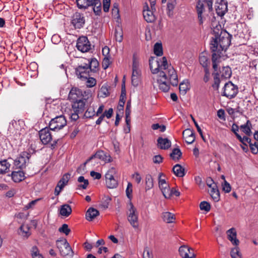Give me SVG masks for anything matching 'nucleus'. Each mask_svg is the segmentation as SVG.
<instances>
[{
	"mask_svg": "<svg viewBox=\"0 0 258 258\" xmlns=\"http://www.w3.org/2000/svg\"><path fill=\"white\" fill-rule=\"evenodd\" d=\"M181 156L182 152L178 148L173 149L170 154V156L172 159L175 161L179 160Z\"/></svg>",
	"mask_w": 258,
	"mask_h": 258,
	"instance_id": "4c0bfd02",
	"label": "nucleus"
},
{
	"mask_svg": "<svg viewBox=\"0 0 258 258\" xmlns=\"http://www.w3.org/2000/svg\"><path fill=\"white\" fill-rule=\"evenodd\" d=\"M113 112V109L110 108L108 110H105L102 114L104 115V117H106L107 118H110L111 117Z\"/></svg>",
	"mask_w": 258,
	"mask_h": 258,
	"instance_id": "69168bd1",
	"label": "nucleus"
},
{
	"mask_svg": "<svg viewBox=\"0 0 258 258\" xmlns=\"http://www.w3.org/2000/svg\"><path fill=\"white\" fill-rule=\"evenodd\" d=\"M172 171L174 174L178 177H182L185 175L184 168L178 164L173 166Z\"/></svg>",
	"mask_w": 258,
	"mask_h": 258,
	"instance_id": "c756f323",
	"label": "nucleus"
},
{
	"mask_svg": "<svg viewBox=\"0 0 258 258\" xmlns=\"http://www.w3.org/2000/svg\"><path fill=\"white\" fill-rule=\"evenodd\" d=\"M221 8H220V6L218 7L217 9V13L218 15L222 16H223L227 11V6L226 5H221Z\"/></svg>",
	"mask_w": 258,
	"mask_h": 258,
	"instance_id": "3c124183",
	"label": "nucleus"
},
{
	"mask_svg": "<svg viewBox=\"0 0 258 258\" xmlns=\"http://www.w3.org/2000/svg\"><path fill=\"white\" fill-rule=\"evenodd\" d=\"M125 123L126 124V127L124 128V132L125 133H128L130 132L131 127V117L130 116H125Z\"/></svg>",
	"mask_w": 258,
	"mask_h": 258,
	"instance_id": "13d9d810",
	"label": "nucleus"
},
{
	"mask_svg": "<svg viewBox=\"0 0 258 258\" xmlns=\"http://www.w3.org/2000/svg\"><path fill=\"white\" fill-rule=\"evenodd\" d=\"M183 137L187 144H192L195 140L196 137L194 131L190 129L185 130L182 133Z\"/></svg>",
	"mask_w": 258,
	"mask_h": 258,
	"instance_id": "aec40b11",
	"label": "nucleus"
},
{
	"mask_svg": "<svg viewBox=\"0 0 258 258\" xmlns=\"http://www.w3.org/2000/svg\"><path fill=\"white\" fill-rule=\"evenodd\" d=\"M67 123L64 116L60 115L51 119L49 123V127L51 131H58L65 126Z\"/></svg>",
	"mask_w": 258,
	"mask_h": 258,
	"instance_id": "0eeeda50",
	"label": "nucleus"
},
{
	"mask_svg": "<svg viewBox=\"0 0 258 258\" xmlns=\"http://www.w3.org/2000/svg\"><path fill=\"white\" fill-rule=\"evenodd\" d=\"M140 63L135 55L133 56L132 66V75L141 76V71L139 69Z\"/></svg>",
	"mask_w": 258,
	"mask_h": 258,
	"instance_id": "393cba45",
	"label": "nucleus"
},
{
	"mask_svg": "<svg viewBox=\"0 0 258 258\" xmlns=\"http://www.w3.org/2000/svg\"><path fill=\"white\" fill-rule=\"evenodd\" d=\"M252 124L249 120L247 119L246 123L240 126V129L247 136H251Z\"/></svg>",
	"mask_w": 258,
	"mask_h": 258,
	"instance_id": "a878e982",
	"label": "nucleus"
},
{
	"mask_svg": "<svg viewBox=\"0 0 258 258\" xmlns=\"http://www.w3.org/2000/svg\"><path fill=\"white\" fill-rule=\"evenodd\" d=\"M49 127H46L39 132L40 140L44 145L48 144L52 140Z\"/></svg>",
	"mask_w": 258,
	"mask_h": 258,
	"instance_id": "2eb2a0df",
	"label": "nucleus"
},
{
	"mask_svg": "<svg viewBox=\"0 0 258 258\" xmlns=\"http://www.w3.org/2000/svg\"><path fill=\"white\" fill-rule=\"evenodd\" d=\"M115 173V169L114 167H111L105 174L106 185L109 188H116L118 185V181L114 177V175Z\"/></svg>",
	"mask_w": 258,
	"mask_h": 258,
	"instance_id": "9b49d317",
	"label": "nucleus"
},
{
	"mask_svg": "<svg viewBox=\"0 0 258 258\" xmlns=\"http://www.w3.org/2000/svg\"><path fill=\"white\" fill-rule=\"evenodd\" d=\"M154 52L157 56H161L163 54V48L161 43L157 42L154 46Z\"/></svg>",
	"mask_w": 258,
	"mask_h": 258,
	"instance_id": "a19ab883",
	"label": "nucleus"
},
{
	"mask_svg": "<svg viewBox=\"0 0 258 258\" xmlns=\"http://www.w3.org/2000/svg\"><path fill=\"white\" fill-rule=\"evenodd\" d=\"M12 161L13 159L11 158L0 161V174H4L10 171Z\"/></svg>",
	"mask_w": 258,
	"mask_h": 258,
	"instance_id": "6ab92c4d",
	"label": "nucleus"
},
{
	"mask_svg": "<svg viewBox=\"0 0 258 258\" xmlns=\"http://www.w3.org/2000/svg\"><path fill=\"white\" fill-rule=\"evenodd\" d=\"M180 255L183 258H194L195 254L193 249L185 245L181 246L179 248Z\"/></svg>",
	"mask_w": 258,
	"mask_h": 258,
	"instance_id": "a211bd4d",
	"label": "nucleus"
},
{
	"mask_svg": "<svg viewBox=\"0 0 258 258\" xmlns=\"http://www.w3.org/2000/svg\"><path fill=\"white\" fill-rule=\"evenodd\" d=\"M91 69L88 67L87 63L79 66L75 69V73L77 77L82 80H86L89 77L92 76L93 73Z\"/></svg>",
	"mask_w": 258,
	"mask_h": 258,
	"instance_id": "9d476101",
	"label": "nucleus"
},
{
	"mask_svg": "<svg viewBox=\"0 0 258 258\" xmlns=\"http://www.w3.org/2000/svg\"><path fill=\"white\" fill-rule=\"evenodd\" d=\"M143 258H153V255L149 250L146 248L144 249L143 253Z\"/></svg>",
	"mask_w": 258,
	"mask_h": 258,
	"instance_id": "774afa93",
	"label": "nucleus"
},
{
	"mask_svg": "<svg viewBox=\"0 0 258 258\" xmlns=\"http://www.w3.org/2000/svg\"><path fill=\"white\" fill-rule=\"evenodd\" d=\"M205 75L203 78V80L205 83H207L210 78V73L209 68L204 69Z\"/></svg>",
	"mask_w": 258,
	"mask_h": 258,
	"instance_id": "052dcab7",
	"label": "nucleus"
},
{
	"mask_svg": "<svg viewBox=\"0 0 258 258\" xmlns=\"http://www.w3.org/2000/svg\"><path fill=\"white\" fill-rule=\"evenodd\" d=\"M145 189L149 190L154 187V180L151 174H148L145 176Z\"/></svg>",
	"mask_w": 258,
	"mask_h": 258,
	"instance_id": "c9c22d12",
	"label": "nucleus"
},
{
	"mask_svg": "<svg viewBox=\"0 0 258 258\" xmlns=\"http://www.w3.org/2000/svg\"><path fill=\"white\" fill-rule=\"evenodd\" d=\"M82 94L80 89L73 88L70 91L69 98L72 101L73 111L82 113L86 105L85 98L82 97Z\"/></svg>",
	"mask_w": 258,
	"mask_h": 258,
	"instance_id": "7ed1b4c3",
	"label": "nucleus"
},
{
	"mask_svg": "<svg viewBox=\"0 0 258 258\" xmlns=\"http://www.w3.org/2000/svg\"><path fill=\"white\" fill-rule=\"evenodd\" d=\"M223 90L222 96H225L228 99L234 98L238 92V87L231 81H229L225 84Z\"/></svg>",
	"mask_w": 258,
	"mask_h": 258,
	"instance_id": "6e6552de",
	"label": "nucleus"
},
{
	"mask_svg": "<svg viewBox=\"0 0 258 258\" xmlns=\"http://www.w3.org/2000/svg\"><path fill=\"white\" fill-rule=\"evenodd\" d=\"M132 184L131 182H128L125 190L126 195L127 197L130 199V202H131L132 198Z\"/></svg>",
	"mask_w": 258,
	"mask_h": 258,
	"instance_id": "8fccbe9b",
	"label": "nucleus"
},
{
	"mask_svg": "<svg viewBox=\"0 0 258 258\" xmlns=\"http://www.w3.org/2000/svg\"><path fill=\"white\" fill-rule=\"evenodd\" d=\"M153 161L156 164L161 163L163 161V157L160 155H155L153 158Z\"/></svg>",
	"mask_w": 258,
	"mask_h": 258,
	"instance_id": "0e129e2a",
	"label": "nucleus"
},
{
	"mask_svg": "<svg viewBox=\"0 0 258 258\" xmlns=\"http://www.w3.org/2000/svg\"><path fill=\"white\" fill-rule=\"evenodd\" d=\"M90 3H92V8L94 13L96 15H100L101 13V3L100 0H98V2L93 0H90Z\"/></svg>",
	"mask_w": 258,
	"mask_h": 258,
	"instance_id": "f704fd0d",
	"label": "nucleus"
},
{
	"mask_svg": "<svg viewBox=\"0 0 258 258\" xmlns=\"http://www.w3.org/2000/svg\"><path fill=\"white\" fill-rule=\"evenodd\" d=\"M99 215V212L94 208H89L86 213V219L89 221L94 220L97 216Z\"/></svg>",
	"mask_w": 258,
	"mask_h": 258,
	"instance_id": "b1692460",
	"label": "nucleus"
},
{
	"mask_svg": "<svg viewBox=\"0 0 258 258\" xmlns=\"http://www.w3.org/2000/svg\"><path fill=\"white\" fill-rule=\"evenodd\" d=\"M221 79H226L229 78L232 74L230 68L229 66L222 67L219 73Z\"/></svg>",
	"mask_w": 258,
	"mask_h": 258,
	"instance_id": "cd10ccee",
	"label": "nucleus"
},
{
	"mask_svg": "<svg viewBox=\"0 0 258 258\" xmlns=\"http://www.w3.org/2000/svg\"><path fill=\"white\" fill-rule=\"evenodd\" d=\"M78 7L79 9H86L88 7L92 6V3H90V0H76ZM98 2V0H93Z\"/></svg>",
	"mask_w": 258,
	"mask_h": 258,
	"instance_id": "473e14b6",
	"label": "nucleus"
},
{
	"mask_svg": "<svg viewBox=\"0 0 258 258\" xmlns=\"http://www.w3.org/2000/svg\"><path fill=\"white\" fill-rule=\"evenodd\" d=\"M85 19L83 14L76 12L72 17L71 24L75 29H81L84 27Z\"/></svg>",
	"mask_w": 258,
	"mask_h": 258,
	"instance_id": "4468645a",
	"label": "nucleus"
},
{
	"mask_svg": "<svg viewBox=\"0 0 258 258\" xmlns=\"http://www.w3.org/2000/svg\"><path fill=\"white\" fill-rule=\"evenodd\" d=\"M58 231L59 232L63 233L66 235H69L71 232V230L69 228V226L67 224H62V226L59 228Z\"/></svg>",
	"mask_w": 258,
	"mask_h": 258,
	"instance_id": "09e8293b",
	"label": "nucleus"
},
{
	"mask_svg": "<svg viewBox=\"0 0 258 258\" xmlns=\"http://www.w3.org/2000/svg\"><path fill=\"white\" fill-rule=\"evenodd\" d=\"M149 66L153 74H158L157 80L161 90L167 92L170 89V85L177 86L178 80L176 72L171 64H168L166 57L159 60L151 57L149 59Z\"/></svg>",
	"mask_w": 258,
	"mask_h": 258,
	"instance_id": "f257e3e1",
	"label": "nucleus"
},
{
	"mask_svg": "<svg viewBox=\"0 0 258 258\" xmlns=\"http://www.w3.org/2000/svg\"><path fill=\"white\" fill-rule=\"evenodd\" d=\"M87 80L86 85L88 87H93L96 84V80L93 77H91L90 76L87 79Z\"/></svg>",
	"mask_w": 258,
	"mask_h": 258,
	"instance_id": "864d4df0",
	"label": "nucleus"
},
{
	"mask_svg": "<svg viewBox=\"0 0 258 258\" xmlns=\"http://www.w3.org/2000/svg\"><path fill=\"white\" fill-rule=\"evenodd\" d=\"M162 218L164 222L167 223H171L174 222L175 217L173 214L169 212H165L162 214Z\"/></svg>",
	"mask_w": 258,
	"mask_h": 258,
	"instance_id": "2f4dec72",
	"label": "nucleus"
},
{
	"mask_svg": "<svg viewBox=\"0 0 258 258\" xmlns=\"http://www.w3.org/2000/svg\"><path fill=\"white\" fill-rule=\"evenodd\" d=\"M209 193L215 202H218L220 199V192L218 186L209 190Z\"/></svg>",
	"mask_w": 258,
	"mask_h": 258,
	"instance_id": "e433bc0d",
	"label": "nucleus"
},
{
	"mask_svg": "<svg viewBox=\"0 0 258 258\" xmlns=\"http://www.w3.org/2000/svg\"><path fill=\"white\" fill-rule=\"evenodd\" d=\"M222 189L223 190L227 193H229L231 189V187L230 184L225 180L224 182V184L222 185Z\"/></svg>",
	"mask_w": 258,
	"mask_h": 258,
	"instance_id": "bf43d9fd",
	"label": "nucleus"
},
{
	"mask_svg": "<svg viewBox=\"0 0 258 258\" xmlns=\"http://www.w3.org/2000/svg\"><path fill=\"white\" fill-rule=\"evenodd\" d=\"M22 169H18V171H13L11 176L13 181L15 182H19L24 179L25 174Z\"/></svg>",
	"mask_w": 258,
	"mask_h": 258,
	"instance_id": "5701e85b",
	"label": "nucleus"
},
{
	"mask_svg": "<svg viewBox=\"0 0 258 258\" xmlns=\"http://www.w3.org/2000/svg\"><path fill=\"white\" fill-rule=\"evenodd\" d=\"M157 147L162 150L168 149L171 146V141L167 138L159 137L157 139Z\"/></svg>",
	"mask_w": 258,
	"mask_h": 258,
	"instance_id": "4be33fe9",
	"label": "nucleus"
},
{
	"mask_svg": "<svg viewBox=\"0 0 258 258\" xmlns=\"http://www.w3.org/2000/svg\"><path fill=\"white\" fill-rule=\"evenodd\" d=\"M78 181L80 183L77 185V189H85L87 188L89 184V181L87 179H85L84 176H81L79 177L78 179Z\"/></svg>",
	"mask_w": 258,
	"mask_h": 258,
	"instance_id": "58836bf2",
	"label": "nucleus"
},
{
	"mask_svg": "<svg viewBox=\"0 0 258 258\" xmlns=\"http://www.w3.org/2000/svg\"><path fill=\"white\" fill-rule=\"evenodd\" d=\"M70 177V174L69 173H66L63 175L62 177L60 179L59 181L66 185L68 183Z\"/></svg>",
	"mask_w": 258,
	"mask_h": 258,
	"instance_id": "680f3d73",
	"label": "nucleus"
},
{
	"mask_svg": "<svg viewBox=\"0 0 258 258\" xmlns=\"http://www.w3.org/2000/svg\"><path fill=\"white\" fill-rule=\"evenodd\" d=\"M232 36L226 30H221L220 33H215L210 43V49L213 52L212 60L213 68L217 71V61L221 57V52L226 50L231 43Z\"/></svg>",
	"mask_w": 258,
	"mask_h": 258,
	"instance_id": "f03ea898",
	"label": "nucleus"
},
{
	"mask_svg": "<svg viewBox=\"0 0 258 258\" xmlns=\"http://www.w3.org/2000/svg\"><path fill=\"white\" fill-rule=\"evenodd\" d=\"M76 47L82 52H86L91 49V44L86 36L80 37L77 42Z\"/></svg>",
	"mask_w": 258,
	"mask_h": 258,
	"instance_id": "ddd939ff",
	"label": "nucleus"
},
{
	"mask_svg": "<svg viewBox=\"0 0 258 258\" xmlns=\"http://www.w3.org/2000/svg\"><path fill=\"white\" fill-rule=\"evenodd\" d=\"M114 36L116 40L119 42H121L123 39V33L121 29L118 27L115 30Z\"/></svg>",
	"mask_w": 258,
	"mask_h": 258,
	"instance_id": "37998d69",
	"label": "nucleus"
},
{
	"mask_svg": "<svg viewBox=\"0 0 258 258\" xmlns=\"http://www.w3.org/2000/svg\"><path fill=\"white\" fill-rule=\"evenodd\" d=\"M240 128V126L234 123L232 125L231 131L235 134L237 139H241V136L238 134V132Z\"/></svg>",
	"mask_w": 258,
	"mask_h": 258,
	"instance_id": "603ef678",
	"label": "nucleus"
},
{
	"mask_svg": "<svg viewBox=\"0 0 258 258\" xmlns=\"http://www.w3.org/2000/svg\"><path fill=\"white\" fill-rule=\"evenodd\" d=\"M163 196L166 199H169L171 197V189L169 187V186L166 188H164L161 190Z\"/></svg>",
	"mask_w": 258,
	"mask_h": 258,
	"instance_id": "5fc2aeb1",
	"label": "nucleus"
},
{
	"mask_svg": "<svg viewBox=\"0 0 258 258\" xmlns=\"http://www.w3.org/2000/svg\"><path fill=\"white\" fill-rule=\"evenodd\" d=\"M84 116L86 118H92L95 116H96V112L95 111V109L93 108H89L86 111L84 114Z\"/></svg>",
	"mask_w": 258,
	"mask_h": 258,
	"instance_id": "de8ad7c7",
	"label": "nucleus"
},
{
	"mask_svg": "<svg viewBox=\"0 0 258 258\" xmlns=\"http://www.w3.org/2000/svg\"><path fill=\"white\" fill-rule=\"evenodd\" d=\"M140 78L141 76L132 75V83L134 86L137 87L138 86L140 82Z\"/></svg>",
	"mask_w": 258,
	"mask_h": 258,
	"instance_id": "6e6d98bb",
	"label": "nucleus"
},
{
	"mask_svg": "<svg viewBox=\"0 0 258 258\" xmlns=\"http://www.w3.org/2000/svg\"><path fill=\"white\" fill-rule=\"evenodd\" d=\"M35 153V149L31 145L28 151L22 152L19 156L14 161L13 168L16 169H23L26 165L29 163V159L31 157V154Z\"/></svg>",
	"mask_w": 258,
	"mask_h": 258,
	"instance_id": "20e7f679",
	"label": "nucleus"
},
{
	"mask_svg": "<svg viewBox=\"0 0 258 258\" xmlns=\"http://www.w3.org/2000/svg\"><path fill=\"white\" fill-rule=\"evenodd\" d=\"M100 96L102 97H106L109 95V92L106 85H103L100 91Z\"/></svg>",
	"mask_w": 258,
	"mask_h": 258,
	"instance_id": "49530a36",
	"label": "nucleus"
},
{
	"mask_svg": "<svg viewBox=\"0 0 258 258\" xmlns=\"http://www.w3.org/2000/svg\"><path fill=\"white\" fill-rule=\"evenodd\" d=\"M207 7L209 12L213 11L212 0H198L196 5V11L198 15L199 23L202 25L206 19L203 14L206 12L205 8Z\"/></svg>",
	"mask_w": 258,
	"mask_h": 258,
	"instance_id": "39448f33",
	"label": "nucleus"
},
{
	"mask_svg": "<svg viewBox=\"0 0 258 258\" xmlns=\"http://www.w3.org/2000/svg\"><path fill=\"white\" fill-rule=\"evenodd\" d=\"M87 65L91 69V71L93 74L96 73L98 70L99 62L95 58H91V60L89 61L88 63H87Z\"/></svg>",
	"mask_w": 258,
	"mask_h": 258,
	"instance_id": "72a5a7b5",
	"label": "nucleus"
},
{
	"mask_svg": "<svg viewBox=\"0 0 258 258\" xmlns=\"http://www.w3.org/2000/svg\"><path fill=\"white\" fill-rule=\"evenodd\" d=\"M230 255L232 258H241L239 248L237 246L231 249Z\"/></svg>",
	"mask_w": 258,
	"mask_h": 258,
	"instance_id": "c03bdc74",
	"label": "nucleus"
},
{
	"mask_svg": "<svg viewBox=\"0 0 258 258\" xmlns=\"http://www.w3.org/2000/svg\"><path fill=\"white\" fill-rule=\"evenodd\" d=\"M56 246L58 248L60 254L61 256H73V250L66 239L57 240Z\"/></svg>",
	"mask_w": 258,
	"mask_h": 258,
	"instance_id": "1a4fd4ad",
	"label": "nucleus"
},
{
	"mask_svg": "<svg viewBox=\"0 0 258 258\" xmlns=\"http://www.w3.org/2000/svg\"><path fill=\"white\" fill-rule=\"evenodd\" d=\"M189 89V84L187 81H184L179 84V90L181 94L185 95Z\"/></svg>",
	"mask_w": 258,
	"mask_h": 258,
	"instance_id": "ea45409f",
	"label": "nucleus"
},
{
	"mask_svg": "<svg viewBox=\"0 0 258 258\" xmlns=\"http://www.w3.org/2000/svg\"><path fill=\"white\" fill-rule=\"evenodd\" d=\"M72 212V208L68 204L62 205L59 209V214L64 217H68L71 214Z\"/></svg>",
	"mask_w": 258,
	"mask_h": 258,
	"instance_id": "bb28decb",
	"label": "nucleus"
},
{
	"mask_svg": "<svg viewBox=\"0 0 258 258\" xmlns=\"http://www.w3.org/2000/svg\"><path fill=\"white\" fill-rule=\"evenodd\" d=\"M228 239L234 245L237 246L239 241L236 238V231L234 228H231L227 231Z\"/></svg>",
	"mask_w": 258,
	"mask_h": 258,
	"instance_id": "412c9836",
	"label": "nucleus"
},
{
	"mask_svg": "<svg viewBox=\"0 0 258 258\" xmlns=\"http://www.w3.org/2000/svg\"><path fill=\"white\" fill-rule=\"evenodd\" d=\"M126 99V91L125 85H122L121 94L119 100L118 104L121 106V105H124Z\"/></svg>",
	"mask_w": 258,
	"mask_h": 258,
	"instance_id": "79ce46f5",
	"label": "nucleus"
},
{
	"mask_svg": "<svg viewBox=\"0 0 258 258\" xmlns=\"http://www.w3.org/2000/svg\"><path fill=\"white\" fill-rule=\"evenodd\" d=\"M20 229L21 231L23 232V233H25V235H24V236H26V237H28L30 235L29 233V228L28 226H25L24 225H22Z\"/></svg>",
	"mask_w": 258,
	"mask_h": 258,
	"instance_id": "e2e57ef3",
	"label": "nucleus"
},
{
	"mask_svg": "<svg viewBox=\"0 0 258 258\" xmlns=\"http://www.w3.org/2000/svg\"><path fill=\"white\" fill-rule=\"evenodd\" d=\"M155 11H154V10H152L151 9H150L147 3L145 4L143 11V14L144 18L147 22L152 23L155 21L156 18L154 14Z\"/></svg>",
	"mask_w": 258,
	"mask_h": 258,
	"instance_id": "dca6fc26",
	"label": "nucleus"
},
{
	"mask_svg": "<svg viewBox=\"0 0 258 258\" xmlns=\"http://www.w3.org/2000/svg\"><path fill=\"white\" fill-rule=\"evenodd\" d=\"M200 208L202 211H205L206 212H208L210 211L211 205L208 202L206 201H203L200 204Z\"/></svg>",
	"mask_w": 258,
	"mask_h": 258,
	"instance_id": "a18cd8bd",
	"label": "nucleus"
},
{
	"mask_svg": "<svg viewBox=\"0 0 258 258\" xmlns=\"http://www.w3.org/2000/svg\"><path fill=\"white\" fill-rule=\"evenodd\" d=\"M128 205L130 208L127 212V220L134 228L137 229L139 227L138 213L137 210L131 202L129 203Z\"/></svg>",
	"mask_w": 258,
	"mask_h": 258,
	"instance_id": "423d86ee",
	"label": "nucleus"
},
{
	"mask_svg": "<svg viewBox=\"0 0 258 258\" xmlns=\"http://www.w3.org/2000/svg\"><path fill=\"white\" fill-rule=\"evenodd\" d=\"M214 70H215L214 69ZM212 75L214 78V84L212 85V87L215 90H218L221 82V77L218 72V68L217 69V71H214V72L212 74Z\"/></svg>",
	"mask_w": 258,
	"mask_h": 258,
	"instance_id": "7c9ffc66",
	"label": "nucleus"
},
{
	"mask_svg": "<svg viewBox=\"0 0 258 258\" xmlns=\"http://www.w3.org/2000/svg\"><path fill=\"white\" fill-rule=\"evenodd\" d=\"M199 61L204 69L209 68L210 61L206 53L203 52L200 54Z\"/></svg>",
	"mask_w": 258,
	"mask_h": 258,
	"instance_id": "c85d7f7f",
	"label": "nucleus"
},
{
	"mask_svg": "<svg viewBox=\"0 0 258 258\" xmlns=\"http://www.w3.org/2000/svg\"><path fill=\"white\" fill-rule=\"evenodd\" d=\"M96 158L104 161L105 163H110L112 161L111 157L108 153L100 150H98L95 154L90 157L84 163V166L85 167L87 163Z\"/></svg>",
	"mask_w": 258,
	"mask_h": 258,
	"instance_id": "f8f14e48",
	"label": "nucleus"
},
{
	"mask_svg": "<svg viewBox=\"0 0 258 258\" xmlns=\"http://www.w3.org/2000/svg\"><path fill=\"white\" fill-rule=\"evenodd\" d=\"M102 68L106 70L110 64V61L108 57H105L102 61Z\"/></svg>",
	"mask_w": 258,
	"mask_h": 258,
	"instance_id": "338daca9",
	"label": "nucleus"
},
{
	"mask_svg": "<svg viewBox=\"0 0 258 258\" xmlns=\"http://www.w3.org/2000/svg\"><path fill=\"white\" fill-rule=\"evenodd\" d=\"M30 251L32 257L37 256V255H42L40 253L39 250L36 246H32Z\"/></svg>",
	"mask_w": 258,
	"mask_h": 258,
	"instance_id": "4d7b16f0",
	"label": "nucleus"
},
{
	"mask_svg": "<svg viewBox=\"0 0 258 258\" xmlns=\"http://www.w3.org/2000/svg\"><path fill=\"white\" fill-rule=\"evenodd\" d=\"M248 136H241V139H238L242 144H249L251 152L253 154H257L258 153V142L254 141L253 143L251 139L248 137Z\"/></svg>",
	"mask_w": 258,
	"mask_h": 258,
	"instance_id": "f3484780",
	"label": "nucleus"
}]
</instances>
